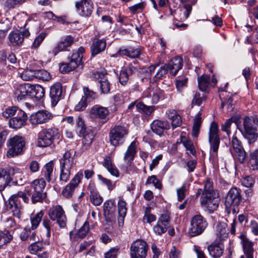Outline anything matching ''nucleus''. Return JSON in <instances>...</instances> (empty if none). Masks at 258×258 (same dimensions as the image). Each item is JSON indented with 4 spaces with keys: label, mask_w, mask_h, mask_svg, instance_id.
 Segmentation results:
<instances>
[{
    "label": "nucleus",
    "mask_w": 258,
    "mask_h": 258,
    "mask_svg": "<svg viewBox=\"0 0 258 258\" xmlns=\"http://www.w3.org/2000/svg\"><path fill=\"white\" fill-rule=\"evenodd\" d=\"M200 203L202 206L206 208L210 213L216 210L218 207V197L213 189L212 182L210 179H208L205 182Z\"/></svg>",
    "instance_id": "f257e3e1"
},
{
    "label": "nucleus",
    "mask_w": 258,
    "mask_h": 258,
    "mask_svg": "<svg viewBox=\"0 0 258 258\" xmlns=\"http://www.w3.org/2000/svg\"><path fill=\"white\" fill-rule=\"evenodd\" d=\"M85 49L80 47L78 49L73 52L71 57H68L69 61L62 63L59 67V70L62 73H66L74 70L79 66L82 64L83 53Z\"/></svg>",
    "instance_id": "f03ea898"
},
{
    "label": "nucleus",
    "mask_w": 258,
    "mask_h": 258,
    "mask_svg": "<svg viewBox=\"0 0 258 258\" xmlns=\"http://www.w3.org/2000/svg\"><path fill=\"white\" fill-rule=\"evenodd\" d=\"M241 196V190L236 187H232L227 194L225 198V204L226 208H233L234 209L241 205L246 201Z\"/></svg>",
    "instance_id": "7ed1b4c3"
},
{
    "label": "nucleus",
    "mask_w": 258,
    "mask_h": 258,
    "mask_svg": "<svg viewBox=\"0 0 258 258\" xmlns=\"http://www.w3.org/2000/svg\"><path fill=\"white\" fill-rule=\"evenodd\" d=\"M58 130H41L38 135L36 145L45 148L49 146L55 139H58L59 133Z\"/></svg>",
    "instance_id": "20e7f679"
},
{
    "label": "nucleus",
    "mask_w": 258,
    "mask_h": 258,
    "mask_svg": "<svg viewBox=\"0 0 258 258\" xmlns=\"http://www.w3.org/2000/svg\"><path fill=\"white\" fill-rule=\"evenodd\" d=\"M208 225L206 219L200 214L195 215L190 221L188 234L190 237L196 236L202 234Z\"/></svg>",
    "instance_id": "39448f33"
},
{
    "label": "nucleus",
    "mask_w": 258,
    "mask_h": 258,
    "mask_svg": "<svg viewBox=\"0 0 258 258\" xmlns=\"http://www.w3.org/2000/svg\"><path fill=\"white\" fill-rule=\"evenodd\" d=\"M24 139L18 136H16L10 140V148L7 155L8 157H13L22 153L25 147Z\"/></svg>",
    "instance_id": "423d86ee"
},
{
    "label": "nucleus",
    "mask_w": 258,
    "mask_h": 258,
    "mask_svg": "<svg viewBox=\"0 0 258 258\" xmlns=\"http://www.w3.org/2000/svg\"><path fill=\"white\" fill-rule=\"evenodd\" d=\"M148 249V245L145 241L136 240L131 246V258H146Z\"/></svg>",
    "instance_id": "0eeeda50"
},
{
    "label": "nucleus",
    "mask_w": 258,
    "mask_h": 258,
    "mask_svg": "<svg viewBox=\"0 0 258 258\" xmlns=\"http://www.w3.org/2000/svg\"><path fill=\"white\" fill-rule=\"evenodd\" d=\"M48 216L52 221H56V223L61 228H64L67 224V217L62 208L57 205L48 210Z\"/></svg>",
    "instance_id": "6e6552de"
},
{
    "label": "nucleus",
    "mask_w": 258,
    "mask_h": 258,
    "mask_svg": "<svg viewBox=\"0 0 258 258\" xmlns=\"http://www.w3.org/2000/svg\"><path fill=\"white\" fill-rule=\"evenodd\" d=\"M30 35V32L27 29L23 31L16 30L12 31L9 35V44L10 46H21L25 37Z\"/></svg>",
    "instance_id": "1a4fd4ad"
},
{
    "label": "nucleus",
    "mask_w": 258,
    "mask_h": 258,
    "mask_svg": "<svg viewBox=\"0 0 258 258\" xmlns=\"http://www.w3.org/2000/svg\"><path fill=\"white\" fill-rule=\"evenodd\" d=\"M109 111L107 108L95 105L89 110V116L91 118H99L102 120V123H104L108 120Z\"/></svg>",
    "instance_id": "9d476101"
},
{
    "label": "nucleus",
    "mask_w": 258,
    "mask_h": 258,
    "mask_svg": "<svg viewBox=\"0 0 258 258\" xmlns=\"http://www.w3.org/2000/svg\"><path fill=\"white\" fill-rule=\"evenodd\" d=\"M170 216L166 213L161 215L157 223L153 227L154 232L157 235H161L170 227Z\"/></svg>",
    "instance_id": "9b49d317"
},
{
    "label": "nucleus",
    "mask_w": 258,
    "mask_h": 258,
    "mask_svg": "<svg viewBox=\"0 0 258 258\" xmlns=\"http://www.w3.org/2000/svg\"><path fill=\"white\" fill-rule=\"evenodd\" d=\"M7 209L10 211L13 216L20 218L22 213V206L18 196L12 195L6 203Z\"/></svg>",
    "instance_id": "f8f14e48"
},
{
    "label": "nucleus",
    "mask_w": 258,
    "mask_h": 258,
    "mask_svg": "<svg viewBox=\"0 0 258 258\" xmlns=\"http://www.w3.org/2000/svg\"><path fill=\"white\" fill-rule=\"evenodd\" d=\"M28 119L27 114L22 110H19L18 113L11 118L9 121L10 127L14 129H19L24 127L26 124Z\"/></svg>",
    "instance_id": "ddd939ff"
},
{
    "label": "nucleus",
    "mask_w": 258,
    "mask_h": 258,
    "mask_svg": "<svg viewBox=\"0 0 258 258\" xmlns=\"http://www.w3.org/2000/svg\"><path fill=\"white\" fill-rule=\"evenodd\" d=\"M83 177V174L82 172H78L71 180L70 182L63 188L62 195L67 198L72 197L75 188L78 186Z\"/></svg>",
    "instance_id": "4468645a"
},
{
    "label": "nucleus",
    "mask_w": 258,
    "mask_h": 258,
    "mask_svg": "<svg viewBox=\"0 0 258 258\" xmlns=\"http://www.w3.org/2000/svg\"><path fill=\"white\" fill-rule=\"evenodd\" d=\"M116 206L114 202L110 200L103 204V215L107 222L115 223Z\"/></svg>",
    "instance_id": "2eb2a0df"
},
{
    "label": "nucleus",
    "mask_w": 258,
    "mask_h": 258,
    "mask_svg": "<svg viewBox=\"0 0 258 258\" xmlns=\"http://www.w3.org/2000/svg\"><path fill=\"white\" fill-rule=\"evenodd\" d=\"M33 77L45 81H48L50 78L49 73L44 70L25 71L22 74V78L25 80H31Z\"/></svg>",
    "instance_id": "dca6fc26"
},
{
    "label": "nucleus",
    "mask_w": 258,
    "mask_h": 258,
    "mask_svg": "<svg viewBox=\"0 0 258 258\" xmlns=\"http://www.w3.org/2000/svg\"><path fill=\"white\" fill-rule=\"evenodd\" d=\"M75 6L80 15L88 17L91 15L93 4L91 0H81L76 2Z\"/></svg>",
    "instance_id": "f3484780"
},
{
    "label": "nucleus",
    "mask_w": 258,
    "mask_h": 258,
    "mask_svg": "<svg viewBox=\"0 0 258 258\" xmlns=\"http://www.w3.org/2000/svg\"><path fill=\"white\" fill-rule=\"evenodd\" d=\"M49 97L53 106L62 98V86L60 83H56L50 87Z\"/></svg>",
    "instance_id": "a211bd4d"
},
{
    "label": "nucleus",
    "mask_w": 258,
    "mask_h": 258,
    "mask_svg": "<svg viewBox=\"0 0 258 258\" xmlns=\"http://www.w3.org/2000/svg\"><path fill=\"white\" fill-rule=\"evenodd\" d=\"M76 152L72 156V151L68 150L63 154L62 157L59 160L60 168L71 169L74 164V157Z\"/></svg>",
    "instance_id": "6ab92c4d"
},
{
    "label": "nucleus",
    "mask_w": 258,
    "mask_h": 258,
    "mask_svg": "<svg viewBox=\"0 0 258 258\" xmlns=\"http://www.w3.org/2000/svg\"><path fill=\"white\" fill-rule=\"evenodd\" d=\"M51 114L46 111H41L32 114L29 120L32 124H41L46 122L50 119Z\"/></svg>",
    "instance_id": "aec40b11"
},
{
    "label": "nucleus",
    "mask_w": 258,
    "mask_h": 258,
    "mask_svg": "<svg viewBox=\"0 0 258 258\" xmlns=\"http://www.w3.org/2000/svg\"><path fill=\"white\" fill-rule=\"evenodd\" d=\"M210 255L213 258H219L223 254L224 250V245L219 241H215L208 246Z\"/></svg>",
    "instance_id": "412c9836"
},
{
    "label": "nucleus",
    "mask_w": 258,
    "mask_h": 258,
    "mask_svg": "<svg viewBox=\"0 0 258 258\" xmlns=\"http://www.w3.org/2000/svg\"><path fill=\"white\" fill-rule=\"evenodd\" d=\"M106 46V42L105 39L94 38L90 47L91 56H95L103 51Z\"/></svg>",
    "instance_id": "4be33fe9"
},
{
    "label": "nucleus",
    "mask_w": 258,
    "mask_h": 258,
    "mask_svg": "<svg viewBox=\"0 0 258 258\" xmlns=\"http://www.w3.org/2000/svg\"><path fill=\"white\" fill-rule=\"evenodd\" d=\"M241 239V243L244 252L243 255L247 256H253L254 249L253 248L254 243L250 241L245 235L241 234L239 236Z\"/></svg>",
    "instance_id": "5701e85b"
},
{
    "label": "nucleus",
    "mask_w": 258,
    "mask_h": 258,
    "mask_svg": "<svg viewBox=\"0 0 258 258\" xmlns=\"http://www.w3.org/2000/svg\"><path fill=\"white\" fill-rule=\"evenodd\" d=\"M166 65L168 66L170 74L173 76H175L179 70L182 68V58L179 56H176L171 59L168 63H166Z\"/></svg>",
    "instance_id": "b1692460"
},
{
    "label": "nucleus",
    "mask_w": 258,
    "mask_h": 258,
    "mask_svg": "<svg viewBox=\"0 0 258 258\" xmlns=\"http://www.w3.org/2000/svg\"><path fill=\"white\" fill-rule=\"evenodd\" d=\"M127 134V130H110L109 134L110 144L115 147L118 146L119 142Z\"/></svg>",
    "instance_id": "393cba45"
},
{
    "label": "nucleus",
    "mask_w": 258,
    "mask_h": 258,
    "mask_svg": "<svg viewBox=\"0 0 258 258\" xmlns=\"http://www.w3.org/2000/svg\"><path fill=\"white\" fill-rule=\"evenodd\" d=\"M209 141L211 149L214 153H217L220 144L219 130H209Z\"/></svg>",
    "instance_id": "a878e982"
},
{
    "label": "nucleus",
    "mask_w": 258,
    "mask_h": 258,
    "mask_svg": "<svg viewBox=\"0 0 258 258\" xmlns=\"http://www.w3.org/2000/svg\"><path fill=\"white\" fill-rule=\"evenodd\" d=\"M30 90L31 85L29 84L20 85L15 91V97L18 101L23 100L27 96H30Z\"/></svg>",
    "instance_id": "bb28decb"
},
{
    "label": "nucleus",
    "mask_w": 258,
    "mask_h": 258,
    "mask_svg": "<svg viewBox=\"0 0 258 258\" xmlns=\"http://www.w3.org/2000/svg\"><path fill=\"white\" fill-rule=\"evenodd\" d=\"M74 42V38L71 36H67L61 40L53 50V53L56 55L59 52L63 51L66 48L70 47Z\"/></svg>",
    "instance_id": "cd10ccee"
},
{
    "label": "nucleus",
    "mask_w": 258,
    "mask_h": 258,
    "mask_svg": "<svg viewBox=\"0 0 258 258\" xmlns=\"http://www.w3.org/2000/svg\"><path fill=\"white\" fill-rule=\"evenodd\" d=\"M166 114L169 119L171 120V125L173 128L180 126L182 120L180 116L173 109H169L166 111Z\"/></svg>",
    "instance_id": "c85d7f7f"
},
{
    "label": "nucleus",
    "mask_w": 258,
    "mask_h": 258,
    "mask_svg": "<svg viewBox=\"0 0 258 258\" xmlns=\"http://www.w3.org/2000/svg\"><path fill=\"white\" fill-rule=\"evenodd\" d=\"M126 203L122 200H120L118 203V212L117 217L118 225L119 227L122 226L124 222V219L126 214Z\"/></svg>",
    "instance_id": "c756f323"
},
{
    "label": "nucleus",
    "mask_w": 258,
    "mask_h": 258,
    "mask_svg": "<svg viewBox=\"0 0 258 258\" xmlns=\"http://www.w3.org/2000/svg\"><path fill=\"white\" fill-rule=\"evenodd\" d=\"M11 180L10 173L5 169L0 168V191H3Z\"/></svg>",
    "instance_id": "7c9ffc66"
},
{
    "label": "nucleus",
    "mask_w": 258,
    "mask_h": 258,
    "mask_svg": "<svg viewBox=\"0 0 258 258\" xmlns=\"http://www.w3.org/2000/svg\"><path fill=\"white\" fill-rule=\"evenodd\" d=\"M45 94L44 89L40 85H31L30 97H34L36 100H39L42 99Z\"/></svg>",
    "instance_id": "2f4dec72"
},
{
    "label": "nucleus",
    "mask_w": 258,
    "mask_h": 258,
    "mask_svg": "<svg viewBox=\"0 0 258 258\" xmlns=\"http://www.w3.org/2000/svg\"><path fill=\"white\" fill-rule=\"evenodd\" d=\"M136 146V142H132L128 147L127 150L124 154L123 159L125 161L127 160V164H130L134 160V157L137 153Z\"/></svg>",
    "instance_id": "473e14b6"
},
{
    "label": "nucleus",
    "mask_w": 258,
    "mask_h": 258,
    "mask_svg": "<svg viewBox=\"0 0 258 258\" xmlns=\"http://www.w3.org/2000/svg\"><path fill=\"white\" fill-rule=\"evenodd\" d=\"M26 192L28 196L32 195L31 201L33 204L42 202L46 197V192L45 191L27 190Z\"/></svg>",
    "instance_id": "72a5a7b5"
},
{
    "label": "nucleus",
    "mask_w": 258,
    "mask_h": 258,
    "mask_svg": "<svg viewBox=\"0 0 258 258\" xmlns=\"http://www.w3.org/2000/svg\"><path fill=\"white\" fill-rule=\"evenodd\" d=\"M244 129H257L258 118L254 116H246L243 119Z\"/></svg>",
    "instance_id": "f704fd0d"
},
{
    "label": "nucleus",
    "mask_w": 258,
    "mask_h": 258,
    "mask_svg": "<svg viewBox=\"0 0 258 258\" xmlns=\"http://www.w3.org/2000/svg\"><path fill=\"white\" fill-rule=\"evenodd\" d=\"M103 166L107 169L111 175L116 177L118 176V170L116 167L112 164L111 158L109 156H106L104 157Z\"/></svg>",
    "instance_id": "c9c22d12"
},
{
    "label": "nucleus",
    "mask_w": 258,
    "mask_h": 258,
    "mask_svg": "<svg viewBox=\"0 0 258 258\" xmlns=\"http://www.w3.org/2000/svg\"><path fill=\"white\" fill-rule=\"evenodd\" d=\"M243 137L248 140L249 144L255 142L258 138V130H239Z\"/></svg>",
    "instance_id": "e433bc0d"
},
{
    "label": "nucleus",
    "mask_w": 258,
    "mask_h": 258,
    "mask_svg": "<svg viewBox=\"0 0 258 258\" xmlns=\"http://www.w3.org/2000/svg\"><path fill=\"white\" fill-rule=\"evenodd\" d=\"M119 52L120 55H126L129 57L135 58L139 57L141 54V50L139 48H130L128 49H120Z\"/></svg>",
    "instance_id": "4c0bfd02"
},
{
    "label": "nucleus",
    "mask_w": 258,
    "mask_h": 258,
    "mask_svg": "<svg viewBox=\"0 0 258 258\" xmlns=\"http://www.w3.org/2000/svg\"><path fill=\"white\" fill-rule=\"evenodd\" d=\"M198 82L199 89L202 91H206L210 85V77L206 75L199 76Z\"/></svg>",
    "instance_id": "58836bf2"
},
{
    "label": "nucleus",
    "mask_w": 258,
    "mask_h": 258,
    "mask_svg": "<svg viewBox=\"0 0 258 258\" xmlns=\"http://www.w3.org/2000/svg\"><path fill=\"white\" fill-rule=\"evenodd\" d=\"M216 234L220 240H223L228 236L226 225L224 223H219L216 226Z\"/></svg>",
    "instance_id": "ea45409f"
},
{
    "label": "nucleus",
    "mask_w": 258,
    "mask_h": 258,
    "mask_svg": "<svg viewBox=\"0 0 258 258\" xmlns=\"http://www.w3.org/2000/svg\"><path fill=\"white\" fill-rule=\"evenodd\" d=\"M13 239V236L7 230L0 231V248L7 245Z\"/></svg>",
    "instance_id": "a19ab883"
},
{
    "label": "nucleus",
    "mask_w": 258,
    "mask_h": 258,
    "mask_svg": "<svg viewBox=\"0 0 258 258\" xmlns=\"http://www.w3.org/2000/svg\"><path fill=\"white\" fill-rule=\"evenodd\" d=\"M77 133L84 139L86 144L91 143L94 138L92 130H79Z\"/></svg>",
    "instance_id": "79ce46f5"
},
{
    "label": "nucleus",
    "mask_w": 258,
    "mask_h": 258,
    "mask_svg": "<svg viewBox=\"0 0 258 258\" xmlns=\"http://www.w3.org/2000/svg\"><path fill=\"white\" fill-rule=\"evenodd\" d=\"M46 183L43 178L37 179L34 180L31 184V187L33 190L44 191Z\"/></svg>",
    "instance_id": "37998d69"
},
{
    "label": "nucleus",
    "mask_w": 258,
    "mask_h": 258,
    "mask_svg": "<svg viewBox=\"0 0 258 258\" xmlns=\"http://www.w3.org/2000/svg\"><path fill=\"white\" fill-rule=\"evenodd\" d=\"M54 221H52L50 219H48L47 217H44L42 219V225L46 230V236L49 238L51 235V231H53Z\"/></svg>",
    "instance_id": "c03bdc74"
},
{
    "label": "nucleus",
    "mask_w": 258,
    "mask_h": 258,
    "mask_svg": "<svg viewBox=\"0 0 258 258\" xmlns=\"http://www.w3.org/2000/svg\"><path fill=\"white\" fill-rule=\"evenodd\" d=\"M53 162L50 161L46 163L43 169L44 176L48 182L51 180V177L53 172Z\"/></svg>",
    "instance_id": "a18cd8bd"
},
{
    "label": "nucleus",
    "mask_w": 258,
    "mask_h": 258,
    "mask_svg": "<svg viewBox=\"0 0 258 258\" xmlns=\"http://www.w3.org/2000/svg\"><path fill=\"white\" fill-rule=\"evenodd\" d=\"M233 123L236 125L237 129H240L241 121L240 119L236 116H233L227 119L225 122L222 125V129H227L230 127L231 124Z\"/></svg>",
    "instance_id": "49530a36"
},
{
    "label": "nucleus",
    "mask_w": 258,
    "mask_h": 258,
    "mask_svg": "<svg viewBox=\"0 0 258 258\" xmlns=\"http://www.w3.org/2000/svg\"><path fill=\"white\" fill-rule=\"evenodd\" d=\"M136 108L140 112L150 115L154 110V106H147L142 102L137 104Z\"/></svg>",
    "instance_id": "de8ad7c7"
},
{
    "label": "nucleus",
    "mask_w": 258,
    "mask_h": 258,
    "mask_svg": "<svg viewBox=\"0 0 258 258\" xmlns=\"http://www.w3.org/2000/svg\"><path fill=\"white\" fill-rule=\"evenodd\" d=\"M249 164L252 169H258V149L250 153Z\"/></svg>",
    "instance_id": "09e8293b"
},
{
    "label": "nucleus",
    "mask_w": 258,
    "mask_h": 258,
    "mask_svg": "<svg viewBox=\"0 0 258 258\" xmlns=\"http://www.w3.org/2000/svg\"><path fill=\"white\" fill-rule=\"evenodd\" d=\"M43 216V212L41 211L31 217V228L32 230L37 228Z\"/></svg>",
    "instance_id": "8fccbe9b"
},
{
    "label": "nucleus",
    "mask_w": 258,
    "mask_h": 258,
    "mask_svg": "<svg viewBox=\"0 0 258 258\" xmlns=\"http://www.w3.org/2000/svg\"><path fill=\"white\" fill-rule=\"evenodd\" d=\"M151 129H169V125L167 121L157 119L151 124Z\"/></svg>",
    "instance_id": "3c124183"
},
{
    "label": "nucleus",
    "mask_w": 258,
    "mask_h": 258,
    "mask_svg": "<svg viewBox=\"0 0 258 258\" xmlns=\"http://www.w3.org/2000/svg\"><path fill=\"white\" fill-rule=\"evenodd\" d=\"M19 110H21V109L16 106L9 107L2 112V116L6 118L12 117L18 113Z\"/></svg>",
    "instance_id": "603ef678"
},
{
    "label": "nucleus",
    "mask_w": 258,
    "mask_h": 258,
    "mask_svg": "<svg viewBox=\"0 0 258 258\" xmlns=\"http://www.w3.org/2000/svg\"><path fill=\"white\" fill-rule=\"evenodd\" d=\"M43 244L40 241L34 242L28 247V250L31 254H36L39 251H42L43 249Z\"/></svg>",
    "instance_id": "864d4df0"
},
{
    "label": "nucleus",
    "mask_w": 258,
    "mask_h": 258,
    "mask_svg": "<svg viewBox=\"0 0 258 258\" xmlns=\"http://www.w3.org/2000/svg\"><path fill=\"white\" fill-rule=\"evenodd\" d=\"M84 96L83 98L87 102H90L94 100L97 97V94L94 91L90 90L88 87H84L83 88Z\"/></svg>",
    "instance_id": "5fc2aeb1"
},
{
    "label": "nucleus",
    "mask_w": 258,
    "mask_h": 258,
    "mask_svg": "<svg viewBox=\"0 0 258 258\" xmlns=\"http://www.w3.org/2000/svg\"><path fill=\"white\" fill-rule=\"evenodd\" d=\"M71 169L60 168L59 181L61 184L66 183L70 179Z\"/></svg>",
    "instance_id": "6e6d98bb"
},
{
    "label": "nucleus",
    "mask_w": 258,
    "mask_h": 258,
    "mask_svg": "<svg viewBox=\"0 0 258 258\" xmlns=\"http://www.w3.org/2000/svg\"><path fill=\"white\" fill-rule=\"evenodd\" d=\"M101 92L103 94H107L110 90V84L106 78H103L102 81H99Z\"/></svg>",
    "instance_id": "4d7b16f0"
},
{
    "label": "nucleus",
    "mask_w": 258,
    "mask_h": 258,
    "mask_svg": "<svg viewBox=\"0 0 258 258\" xmlns=\"http://www.w3.org/2000/svg\"><path fill=\"white\" fill-rule=\"evenodd\" d=\"M98 178L101 181V182L105 184L107 186V188L109 190L111 191L113 190L115 187V183L113 182L110 180L106 178L103 177L101 175H98Z\"/></svg>",
    "instance_id": "13d9d810"
},
{
    "label": "nucleus",
    "mask_w": 258,
    "mask_h": 258,
    "mask_svg": "<svg viewBox=\"0 0 258 258\" xmlns=\"http://www.w3.org/2000/svg\"><path fill=\"white\" fill-rule=\"evenodd\" d=\"M5 22L6 23V26H5V27L0 26V41L3 40L5 38L7 33L8 30L10 28V23L9 21L6 19H5Z\"/></svg>",
    "instance_id": "bf43d9fd"
},
{
    "label": "nucleus",
    "mask_w": 258,
    "mask_h": 258,
    "mask_svg": "<svg viewBox=\"0 0 258 258\" xmlns=\"http://www.w3.org/2000/svg\"><path fill=\"white\" fill-rule=\"evenodd\" d=\"M89 230V224L88 221H86L83 226L79 229L78 232V236L80 238H84L86 236Z\"/></svg>",
    "instance_id": "052dcab7"
},
{
    "label": "nucleus",
    "mask_w": 258,
    "mask_h": 258,
    "mask_svg": "<svg viewBox=\"0 0 258 258\" xmlns=\"http://www.w3.org/2000/svg\"><path fill=\"white\" fill-rule=\"evenodd\" d=\"M196 3V1L194 0L191 5L185 4L184 5L183 9H181L180 11L183 13L184 18L187 19L189 17L192 9L191 5H195Z\"/></svg>",
    "instance_id": "680f3d73"
},
{
    "label": "nucleus",
    "mask_w": 258,
    "mask_h": 258,
    "mask_svg": "<svg viewBox=\"0 0 258 258\" xmlns=\"http://www.w3.org/2000/svg\"><path fill=\"white\" fill-rule=\"evenodd\" d=\"M153 183L157 188L161 189L162 184L160 181L157 178L155 175H152L149 177L146 181V184Z\"/></svg>",
    "instance_id": "e2e57ef3"
},
{
    "label": "nucleus",
    "mask_w": 258,
    "mask_h": 258,
    "mask_svg": "<svg viewBox=\"0 0 258 258\" xmlns=\"http://www.w3.org/2000/svg\"><path fill=\"white\" fill-rule=\"evenodd\" d=\"M46 37V34L44 33H40L38 36H37L31 46L32 48H37L40 44L42 43L43 40L44 39V38Z\"/></svg>",
    "instance_id": "0e129e2a"
},
{
    "label": "nucleus",
    "mask_w": 258,
    "mask_h": 258,
    "mask_svg": "<svg viewBox=\"0 0 258 258\" xmlns=\"http://www.w3.org/2000/svg\"><path fill=\"white\" fill-rule=\"evenodd\" d=\"M234 152L235 153V156L237 157L238 161L241 163H243L246 156V152L243 148H240Z\"/></svg>",
    "instance_id": "69168bd1"
},
{
    "label": "nucleus",
    "mask_w": 258,
    "mask_h": 258,
    "mask_svg": "<svg viewBox=\"0 0 258 258\" xmlns=\"http://www.w3.org/2000/svg\"><path fill=\"white\" fill-rule=\"evenodd\" d=\"M90 200L92 203L96 206L100 205L103 202L102 197L96 194H92L90 196Z\"/></svg>",
    "instance_id": "338daca9"
},
{
    "label": "nucleus",
    "mask_w": 258,
    "mask_h": 258,
    "mask_svg": "<svg viewBox=\"0 0 258 258\" xmlns=\"http://www.w3.org/2000/svg\"><path fill=\"white\" fill-rule=\"evenodd\" d=\"M254 183V180L252 176H247L245 177L242 181V184L243 186L247 187H251Z\"/></svg>",
    "instance_id": "774afa93"
}]
</instances>
